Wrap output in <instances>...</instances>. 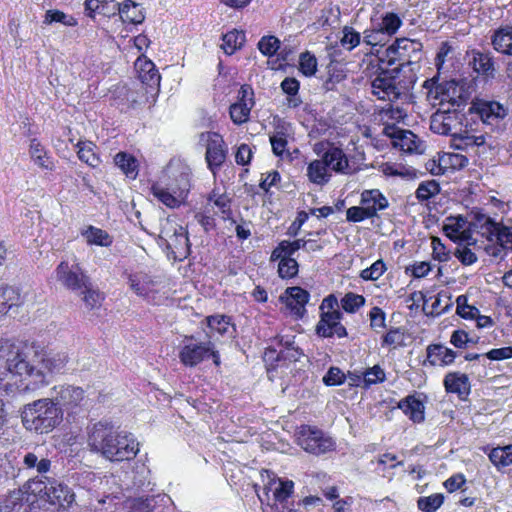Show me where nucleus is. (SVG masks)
Wrapping results in <instances>:
<instances>
[{"mask_svg": "<svg viewBox=\"0 0 512 512\" xmlns=\"http://www.w3.org/2000/svg\"><path fill=\"white\" fill-rule=\"evenodd\" d=\"M65 352L35 353L29 359L25 349L8 340H0V389L7 394L24 392L47 384V376L64 370Z\"/></svg>", "mask_w": 512, "mask_h": 512, "instance_id": "nucleus-1", "label": "nucleus"}, {"mask_svg": "<svg viewBox=\"0 0 512 512\" xmlns=\"http://www.w3.org/2000/svg\"><path fill=\"white\" fill-rule=\"evenodd\" d=\"M382 64L394 66L392 69H382L371 82V91L380 100L393 102L403 93V87L400 85L398 75L401 68L406 65L402 60V53L397 47V40L386 48L384 54L380 57Z\"/></svg>", "mask_w": 512, "mask_h": 512, "instance_id": "nucleus-2", "label": "nucleus"}, {"mask_svg": "<svg viewBox=\"0 0 512 512\" xmlns=\"http://www.w3.org/2000/svg\"><path fill=\"white\" fill-rule=\"evenodd\" d=\"M21 418L27 430L46 434L62 422L63 411L50 397L42 398L25 405Z\"/></svg>", "mask_w": 512, "mask_h": 512, "instance_id": "nucleus-3", "label": "nucleus"}, {"mask_svg": "<svg viewBox=\"0 0 512 512\" xmlns=\"http://www.w3.org/2000/svg\"><path fill=\"white\" fill-rule=\"evenodd\" d=\"M160 241L175 260H183L190 254V242L186 228L177 223L174 216L160 221Z\"/></svg>", "mask_w": 512, "mask_h": 512, "instance_id": "nucleus-4", "label": "nucleus"}, {"mask_svg": "<svg viewBox=\"0 0 512 512\" xmlns=\"http://www.w3.org/2000/svg\"><path fill=\"white\" fill-rule=\"evenodd\" d=\"M178 357L185 367H195L204 360L212 358L215 365L220 364L219 352L215 349L211 340L198 341L194 336H185L182 340Z\"/></svg>", "mask_w": 512, "mask_h": 512, "instance_id": "nucleus-5", "label": "nucleus"}, {"mask_svg": "<svg viewBox=\"0 0 512 512\" xmlns=\"http://www.w3.org/2000/svg\"><path fill=\"white\" fill-rule=\"evenodd\" d=\"M128 284L138 297L148 303L158 305L167 298L164 285L145 272L138 271L129 274Z\"/></svg>", "mask_w": 512, "mask_h": 512, "instance_id": "nucleus-6", "label": "nucleus"}, {"mask_svg": "<svg viewBox=\"0 0 512 512\" xmlns=\"http://www.w3.org/2000/svg\"><path fill=\"white\" fill-rule=\"evenodd\" d=\"M117 428L109 421H99L87 428V446L95 453H99L105 459L113 456L112 440H116ZM117 453L115 450L114 454Z\"/></svg>", "mask_w": 512, "mask_h": 512, "instance_id": "nucleus-7", "label": "nucleus"}, {"mask_svg": "<svg viewBox=\"0 0 512 512\" xmlns=\"http://www.w3.org/2000/svg\"><path fill=\"white\" fill-rule=\"evenodd\" d=\"M298 445L306 452L320 455L335 449V441L315 426L302 425L296 433Z\"/></svg>", "mask_w": 512, "mask_h": 512, "instance_id": "nucleus-8", "label": "nucleus"}, {"mask_svg": "<svg viewBox=\"0 0 512 512\" xmlns=\"http://www.w3.org/2000/svg\"><path fill=\"white\" fill-rule=\"evenodd\" d=\"M473 225L489 242H496L503 250L512 251V227L501 225L486 215H478Z\"/></svg>", "mask_w": 512, "mask_h": 512, "instance_id": "nucleus-9", "label": "nucleus"}, {"mask_svg": "<svg viewBox=\"0 0 512 512\" xmlns=\"http://www.w3.org/2000/svg\"><path fill=\"white\" fill-rule=\"evenodd\" d=\"M56 280L66 289L78 292L83 287H87L90 280L82 266L76 261H61L55 269Z\"/></svg>", "mask_w": 512, "mask_h": 512, "instance_id": "nucleus-10", "label": "nucleus"}, {"mask_svg": "<svg viewBox=\"0 0 512 512\" xmlns=\"http://www.w3.org/2000/svg\"><path fill=\"white\" fill-rule=\"evenodd\" d=\"M429 97L438 100L440 106L449 104L451 107H460L468 98L465 85L456 81L449 80L437 84L429 91Z\"/></svg>", "mask_w": 512, "mask_h": 512, "instance_id": "nucleus-11", "label": "nucleus"}, {"mask_svg": "<svg viewBox=\"0 0 512 512\" xmlns=\"http://www.w3.org/2000/svg\"><path fill=\"white\" fill-rule=\"evenodd\" d=\"M206 142L205 159L208 168L213 174L224 163L227 156V147L222 136L216 132H207L201 135Z\"/></svg>", "mask_w": 512, "mask_h": 512, "instance_id": "nucleus-12", "label": "nucleus"}, {"mask_svg": "<svg viewBox=\"0 0 512 512\" xmlns=\"http://www.w3.org/2000/svg\"><path fill=\"white\" fill-rule=\"evenodd\" d=\"M50 399L57 407L72 410L82 404L85 399V392L78 386L59 384L51 389Z\"/></svg>", "mask_w": 512, "mask_h": 512, "instance_id": "nucleus-13", "label": "nucleus"}, {"mask_svg": "<svg viewBox=\"0 0 512 512\" xmlns=\"http://www.w3.org/2000/svg\"><path fill=\"white\" fill-rule=\"evenodd\" d=\"M114 436L117 437H115L116 440H112V445L117 453H113V456L109 457L108 460L121 462L133 459L139 452V443L134 435L117 429Z\"/></svg>", "mask_w": 512, "mask_h": 512, "instance_id": "nucleus-14", "label": "nucleus"}, {"mask_svg": "<svg viewBox=\"0 0 512 512\" xmlns=\"http://www.w3.org/2000/svg\"><path fill=\"white\" fill-rule=\"evenodd\" d=\"M254 93L249 86H242L238 100L230 106L229 114L232 122L241 125L249 120L250 112L255 105Z\"/></svg>", "mask_w": 512, "mask_h": 512, "instance_id": "nucleus-15", "label": "nucleus"}, {"mask_svg": "<svg viewBox=\"0 0 512 512\" xmlns=\"http://www.w3.org/2000/svg\"><path fill=\"white\" fill-rule=\"evenodd\" d=\"M383 133L393 139V145L400 150L413 153L418 152L420 141L418 137L409 130H403L394 125L386 124Z\"/></svg>", "mask_w": 512, "mask_h": 512, "instance_id": "nucleus-16", "label": "nucleus"}, {"mask_svg": "<svg viewBox=\"0 0 512 512\" xmlns=\"http://www.w3.org/2000/svg\"><path fill=\"white\" fill-rule=\"evenodd\" d=\"M468 164L466 156L459 153L443 152L439 154L437 160H433L428 165V169L434 175H441L449 170H459Z\"/></svg>", "mask_w": 512, "mask_h": 512, "instance_id": "nucleus-17", "label": "nucleus"}, {"mask_svg": "<svg viewBox=\"0 0 512 512\" xmlns=\"http://www.w3.org/2000/svg\"><path fill=\"white\" fill-rule=\"evenodd\" d=\"M46 502L58 509L67 510L75 502V494L67 485L50 481Z\"/></svg>", "mask_w": 512, "mask_h": 512, "instance_id": "nucleus-18", "label": "nucleus"}, {"mask_svg": "<svg viewBox=\"0 0 512 512\" xmlns=\"http://www.w3.org/2000/svg\"><path fill=\"white\" fill-rule=\"evenodd\" d=\"M150 191L158 201L169 208H177L186 200L185 184L179 191L171 193L162 182H155L151 185Z\"/></svg>", "mask_w": 512, "mask_h": 512, "instance_id": "nucleus-19", "label": "nucleus"}, {"mask_svg": "<svg viewBox=\"0 0 512 512\" xmlns=\"http://www.w3.org/2000/svg\"><path fill=\"white\" fill-rule=\"evenodd\" d=\"M449 110L450 108L448 107L447 111H438L432 115L430 128L434 133L451 136L456 133L455 129L458 125V117Z\"/></svg>", "mask_w": 512, "mask_h": 512, "instance_id": "nucleus-20", "label": "nucleus"}, {"mask_svg": "<svg viewBox=\"0 0 512 512\" xmlns=\"http://www.w3.org/2000/svg\"><path fill=\"white\" fill-rule=\"evenodd\" d=\"M140 81L152 90L158 91L161 76L155 64L145 57H138L135 62Z\"/></svg>", "mask_w": 512, "mask_h": 512, "instance_id": "nucleus-21", "label": "nucleus"}, {"mask_svg": "<svg viewBox=\"0 0 512 512\" xmlns=\"http://www.w3.org/2000/svg\"><path fill=\"white\" fill-rule=\"evenodd\" d=\"M486 143V137L484 134H472L465 130L463 132H456L452 134L451 146L457 150L462 151H477L480 147H483Z\"/></svg>", "mask_w": 512, "mask_h": 512, "instance_id": "nucleus-22", "label": "nucleus"}, {"mask_svg": "<svg viewBox=\"0 0 512 512\" xmlns=\"http://www.w3.org/2000/svg\"><path fill=\"white\" fill-rule=\"evenodd\" d=\"M477 113L484 123L493 125L507 115V109L496 101H480L475 105Z\"/></svg>", "mask_w": 512, "mask_h": 512, "instance_id": "nucleus-23", "label": "nucleus"}, {"mask_svg": "<svg viewBox=\"0 0 512 512\" xmlns=\"http://www.w3.org/2000/svg\"><path fill=\"white\" fill-rule=\"evenodd\" d=\"M443 384L448 393L457 394L462 400L470 394L471 385L469 377L464 373H448L444 378Z\"/></svg>", "mask_w": 512, "mask_h": 512, "instance_id": "nucleus-24", "label": "nucleus"}, {"mask_svg": "<svg viewBox=\"0 0 512 512\" xmlns=\"http://www.w3.org/2000/svg\"><path fill=\"white\" fill-rule=\"evenodd\" d=\"M79 233L88 246L110 247L113 244L112 235L93 225L84 226Z\"/></svg>", "mask_w": 512, "mask_h": 512, "instance_id": "nucleus-25", "label": "nucleus"}, {"mask_svg": "<svg viewBox=\"0 0 512 512\" xmlns=\"http://www.w3.org/2000/svg\"><path fill=\"white\" fill-rule=\"evenodd\" d=\"M426 361L432 366H447L454 362L457 354L442 344H431L426 349Z\"/></svg>", "mask_w": 512, "mask_h": 512, "instance_id": "nucleus-26", "label": "nucleus"}, {"mask_svg": "<svg viewBox=\"0 0 512 512\" xmlns=\"http://www.w3.org/2000/svg\"><path fill=\"white\" fill-rule=\"evenodd\" d=\"M309 293L301 287L294 286L285 290V293L280 296V300L292 311L299 314L304 310L305 305L309 301Z\"/></svg>", "mask_w": 512, "mask_h": 512, "instance_id": "nucleus-27", "label": "nucleus"}, {"mask_svg": "<svg viewBox=\"0 0 512 512\" xmlns=\"http://www.w3.org/2000/svg\"><path fill=\"white\" fill-rule=\"evenodd\" d=\"M322 160L327 164V168L337 173L349 174L352 168L349 166L347 156L342 149L330 147L323 155Z\"/></svg>", "mask_w": 512, "mask_h": 512, "instance_id": "nucleus-28", "label": "nucleus"}, {"mask_svg": "<svg viewBox=\"0 0 512 512\" xmlns=\"http://www.w3.org/2000/svg\"><path fill=\"white\" fill-rule=\"evenodd\" d=\"M470 223L463 216L448 217L444 224L446 235L454 240H468Z\"/></svg>", "mask_w": 512, "mask_h": 512, "instance_id": "nucleus-29", "label": "nucleus"}, {"mask_svg": "<svg viewBox=\"0 0 512 512\" xmlns=\"http://www.w3.org/2000/svg\"><path fill=\"white\" fill-rule=\"evenodd\" d=\"M119 3L115 0H86L84 3L85 14L94 19L97 14L112 17L118 11Z\"/></svg>", "mask_w": 512, "mask_h": 512, "instance_id": "nucleus-30", "label": "nucleus"}, {"mask_svg": "<svg viewBox=\"0 0 512 512\" xmlns=\"http://www.w3.org/2000/svg\"><path fill=\"white\" fill-rule=\"evenodd\" d=\"M398 407L414 423H421L425 419L424 403L414 395H409L400 400Z\"/></svg>", "mask_w": 512, "mask_h": 512, "instance_id": "nucleus-31", "label": "nucleus"}, {"mask_svg": "<svg viewBox=\"0 0 512 512\" xmlns=\"http://www.w3.org/2000/svg\"><path fill=\"white\" fill-rule=\"evenodd\" d=\"M491 43L496 52L512 56V25L496 29L491 36Z\"/></svg>", "mask_w": 512, "mask_h": 512, "instance_id": "nucleus-32", "label": "nucleus"}, {"mask_svg": "<svg viewBox=\"0 0 512 512\" xmlns=\"http://www.w3.org/2000/svg\"><path fill=\"white\" fill-rule=\"evenodd\" d=\"M361 205L374 217L378 211L388 207V200L378 189L365 190L361 194Z\"/></svg>", "mask_w": 512, "mask_h": 512, "instance_id": "nucleus-33", "label": "nucleus"}, {"mask_svg": "<svg viewBox=\"0 0 512 512\" xmlns=\"http://www.w3.org/2000/svg\"><path fill=\"white\" fill-rule=\"evenodd\" d=\"M371 23L377 27L388 39L395 35L402 26L401 18L394 12H386L378 17H372Z\"/></svg>", "mask_w": 512, "mask_h": 512, "instance_id": "nucleus-34", "label": "nucleus"}, {"mask_svg": "<svg viewBox=\"0 0 512 512\" xmlns=\"http://www.w3.org/2000/svg\"><path fill=\"white\" fill-rule=\"evenodd\" d=\"M25 492L16 490L0 501V512H29Z\"/></svg>", "mask_w": 512, "mask_h": 512, "instance_id": "nucleus-35", "label": "nucleus"}, {"mask_svg": "<svg viewBox=\"0 0 512 512\" xmlns=\"http://www.w3.org/2000/svg\"><path fill=\"white\" fill-rule=\"evenodd\" d=\"M117 13L124 23L140 24L145 19L142 7L132 0L119 4Z\"/></svg>", "mask_w": 512, "mask_h": 512, "instance_id": "nucleus-36", "label": "nucleus"}, {"mask_svg": "<svg viewBox=\"0 0 512 512\" xmlns=\"http://www.w3.org/2000/svg\"><path fill=\"white\" fill-rule=\"evenodd\" d=\"M397 47L402 53V60L406 62V65L417 62L420 59L422 44L417 40L408 38L397 39Z\"/></svg>", "mask_w": 512, "mask_h": 512, "instance_id": "nucleus-37", "label": "nucleus"}, {"mask_svg": "<svg viewBox=\"0 0 512 512\" xmlns=\"http://www.w3.org/2000/svg\"><path fill=\"white\" fill-rule=\"evenodd\" d=\"M471 64L474 71L478 74L485 77H494L495 68L493 57L490 53H484L480 51L473 52Z\"/></svg>", "mask_w": 512, "mask_h": 512, "instance_id": "nucleus-38", "label": "nucleus"}, {"mask_svg": "<svg viewBox=\"0 0 512 512\" xmlns=\"http://www.w3.org/2000/svg\"><path fill=\"white\" fill-rule=\"evenodd\" d=\"M29 154L33 162L42 169L52 170L54 161L44 148V146L36 139L31 140Z\"/></svg>", "mask_w": 512, "mask_h": 512, "instance_id": "nucleus-39", "label": "nucleus"}, {"mask_svg": "<svg viewBox=\"0 0 512 512\" xmlns=\"http://www.w3.org/2000/svg\"><path fill=\"white\" fill-rule=\"evenodd\" d=\"M23 303L19 289L12 286H0V314Z\"/></svg>", "mask_w": 512, "mask_h": 512, "instance_id": "nucleus-40", "label": "nucleus"}, {"mask_svg": "<svg viewBox=\"0 0 512 512\" xmlns=\"http://www.w3.org/2000/svg\"><path fill=\"white\" fill-rule=\"evenodd\" d=\"M308 179L317 185L326 184L331 177L327 164L322 159L312 161L307 167Z\"/></svg>", "mask_w": 512, "mask_h": 512, "instance_id": "nucleus-41", "label": "nucleus"}, {"mask_svg": "<svg viewBox=\"0 0 512 512\" xmlns=\"http://www.w3.org/2000/svg\"><path fill=\"white\" fill-rule=\"evenodd\" d=\"M208 327L210 329V338L214 337L216 334L219 336H229L231 337L234 328L230 323V319L223 315H215L207 318Z\"/></svg>", "mask_w": 512, "mask_h": 512, "instance_id": "nucleus-42", "label": "nucleus"}, {"mask_svg": "<svg viewBox=\"0 0 512 512\" xmlns=\"http://www.w3.org/2000/svg\"><path fill=\"white\" fill-rule=\"evenodd\" d=\"M115 165L128 177L135 179L138 175V162L134 156L119 152L114 157Z\"/></svg>", "mask_w": 512, "mask_h": 512, "instance_id": "nucleus-43", "label": "nucleus"}, {"mask_svg": "<svg viewBox=\"0 0 512 512\" xmlns=\"http://www.w3.org/2000/svg\"><path fill=\"white\" fill-rule=\"evenodd\" d=\"M341 318V312L321 313L320 320L316 326V333L321 337L330 338L332 327L337 325Z\"/></svg>", "mask_w": 512, "mask_h": 512, "instance_id": "nucleus-44", "label": "nucleus"}, {"mask_svg": "<svg viewBox=\"0 0 512 512\" xmlns=\"http://www.w3.org/2000/svg\"><path fill=\"white\" fill-rule=\"evenodd\" d=\"M221 48L227 55L234 54L245 42V33L243 31L232 30L223 35Z\"/></svg>", "mask_w": 512, "mask_h": 512, "instance_id": "nucleus-45", "label": "nucleus"}, {"mask_svg": "<svg viewBox=\"0 0 512 512\" xmlns=\"http://www.w3.org/2000/svg\"><path fill=\"white\" fill-rule=\"evenodd\" d=\"M23 464L26 469H35L41 475L47 473L51 468V461L48 458H39L33 452H29L24 456Z\"/></svg>", "mask_w": 512, "mask_h": 512, "instance_id": "nucleus-46", "label": "nucleus"}, {"mask_svg": "<svg viewBox=\"0 0 512 512\" xmlns=\"http://www.w3.org/2000/svg\"><path fill=\"white\" fill-rule=\"evenodd\" d=\"M490 461L497 467H506L512 464V445L496 447L489 453Z\"/></svg>", "mask_w": 512, "mask_h": 512, "instance_id": "nucleus-47", "label": "nucleus"}, {"mask_svg": "<svg viewBox=\"0 0 512 512\" xmlns=\"http://www.w3.org/2000/svg\"><path fill=\"white\" fill-rule=\"evenodd\" d=\"M43 22L47 25L52 23H61L68 27H74L78 24V21L75 17L57 9L47 10Z\"/></svg>", "mask_w": 512, "mask_h": 512, "instance_id": "nucleus-48", "label": "nucleus"}, {"mask_svg": "<svg viewBox=\"0 0 512 512\" xmlns=\"http://www.w3.org/2000/svg\"><path fill=\"white\" fill-rule=\"evenodd\" d=\"M94 147L95 146L91 142L78 143V157L90 167H97L100 163L99 157L94 152Z\"/></svg>", "mask_w": 512, "mask_h": 512, "instance_id": "nucleus-49", "label": "nucleus"}, {"mask_svg": "<svg viewBox=\"0 0 512 512\" xmlns=\"http://www.w3.org/2000/svg\"><path fill=\"white\" fill-rule=\"evenodd\" d=\"M77 293L83 295L82 300L89 309L97 308L103 300L102 294L93 288L91 281H88L87 287H83Z\"/></svg>", "mask_w": 512, "mask_h": 512, "instance_id": "nucleus-50", "label": "nucleus"}, {"mask_svg": "<svg viewBox=\"0 0 512 512\" xmlns=\"http://www.w3.org/2000/svg\"><path fill=\"white\" fill-rule=\"evenodd\" d=\"M299 81L295 78L287 77L285 78L281 83V89L284 93H286L288 96V105L289 107L296 108L301 104V100L296 97L298 91H299Z\"/></svg>", "mask_w": 512, "mask_h": 512, "instance_id": "nucleus-51", "label": "nucleus"}, {"mask_svg": "<svg viewBox=\"0 0 512 512\" xmlns=\"http://www.w3.org/2000/svg\"><path fill=\"white\" fill-rule=\"evenodd\" d=\"M317 58L314 54L309 51L303 52L299 56V70L300 72L307 76H314L317 72Z\"/></svg>", "mask_w": 512, "mask_h": 512, "instance_id": "nucleus-52", "label": "nucleus"}, {"mask_svg": "<svg viewBox=\"0 0 512 512\" xmlns=\"http://www.w3.org/2000/svg\"><path fill=\"white\" fill-rule=\"evenodd\" d=\"M361 34L357 32L353 27L344 26L342 29V37L340 38L341 46L351 51L361 43Z\"/></svg>", "mask_w": 512, "mask_h": 512, "instance_id": "nucleus-53", "label": "nucleus"}, {"mask_svg": "<svg viewBox=\"0 0 512 512\" xmlns=\"http://www.w3.org/2000/svg\"><path fill=\"white\" fill-rule=\"evenodd\" d=\"M444 502V496L435 493L427 497H420L417 501L418 508L423 512H435Z\"/></svg>", "mask_w": 512, "mask_h": 512, "instance_id": "nucleus-54", "label": "nucleus"}, {"mask_svg": "<svg viewBox=\"0 0 512 512\" xmlns=\"http://www.w3.org/2000/svg\"><path fill=\"white\" fill-rule=\"evenodd\" d=\"M26 493L34 495L38 499L46 501L48 496L49 486L45 481L40 478H33L29 480L25 486Z\"/></svg>", "mask_w": 512, "mask_h": 512, "instance_id": "nucleus-55", "label": "nucleus"}, {"mask_svg": "<svg viewBox=\"0 0 512 512\" xmlns=\"http://www.w3.org/2000/svg\"><path fill=\"white\" fill-rule=\"evenodd\" d=\"M439 184L435 180L421 182L415 192L416 198L423 202L438 194Z\"/></svg>", "mask_w": 512, "mask_h": 512, "instance_id": "nucleus-56", "label": "nucleus"}, {"mask_svg": "<svg viewBox=\"0 0 512 512\" xmlns=\"http://www.w3.org/2000/svg\"><path fill=\"white\" fill-rule=\"evenodd\" d=\"M365 298L355 293H347L341 299V307L347 313H355L360 307L364 306Z\"/></svg>", "mask_w": 512, "mask_h": 512, "instance_id": "nucleus-57", "label": "nucleus"}, {"mask_svg": "<svg viewBox=\"0 0 512 512\" xmlns=\"http://www.w3.org/2000/svg\"><path fill=\"white\" fill-rule=\"evenodd\" d=\"M388 38L371 23V27L363 32V42L369 46L384 45Z\"/></svg>", "mask_w": 512, "mask_h": 512, "instance_id": "nucleus-58", "label": "nucleus"}, {"mask_svg": "<svg viewBox=\"0 0 512 512\" xmlns=\"http://www.w3.org/2000/svg\"><path fill=\"white\" fill-rule=\"evenodd\" d=\"M387 270L386 264L383 260L375 261L370 267L364 269L360 273V277L365 281L378 280Z\"/></svg>", "mask_w": 512, "mask_h": 512, "instance_id": "nucleus-59", "label": "nucleus"}, {"mask_svg": "<svg viewBox=\"0 0 512 512\" xmlns=\"http://www.w3.org/2000/svg\"><path fill=\"white\" fill-rule=\"evenodd\" d=\"M278 273L281 278H292L298 273V263L291 257L279 260Z\"/></svg>", "mask_w": 512, "mask_h": 512, "instance_id": "nucleus-60", "label": "nucleus"}, {"mask_svg": "<svg viewBox=\"0 0 512 512\" xmlns=\"http://www.w3.org/2000/svg\"><path fill=\"white\" fill-rule=\"evenodd\" d=\"M363 379L365 386L369 387L371 385L384 382L386 379V374L379 365H374L364 372Z\"/></svg>", "mask_w": 512, "mask_h": 512, "instance_id": "nucleus-61", "label": "nucleus"}, {"mask_svg": "<svg viewBox=\"0 0 512 512\" xmlns=\"http://www.w3.org/2000/svg\"><path fill=\"white\" fill-rule=\"evenodd\" d=\"M294 483L291 480H279L273 490V496L276 501L283 502L293 493Z\"/></svg>", "mask_w": 512, "mask_h": 512, "instance_id": "nucleus-62", "label": "nucleus"}, {"mask_svg": "<svg viewBox=\"0 0 512 512\" xmlns=\"http://www.w3.org/2000/svg\"><path fill=\"white\" fill-rule=\"evenodd\" d=\"M302 356V352L293 346V342L291 340H286L283 344V348L277 354V360L284 359L289 360L290 362H296Z\"/></svg>", "mask_w": 512, "mask_h": 512, "instance_id": "nucleus-63", "label": "nucleus"}, {"mask_svg": "<svg viewBox=\"0 0 512 512\" xmlns=\"http://www.w3.org/2000/svg\"><path fill=\"white\" fill-rule=\"evenodd\" d=\"M280 47V41L275 36H265L258 43V49L265 56L274 55Z\"/></svg>", "mask_w": 512, "mask_h": 512, "instance_id": "nucleus-64", "label": "nucleus"}]
</instances>
